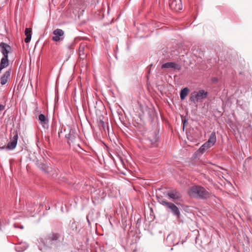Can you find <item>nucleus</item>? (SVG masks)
<instances>
[{"label":"nucleus","instance_id":"obj_1","mask_svg":"<svg viewBox=\"0 0 252 252\" xmlns=\"http://www.w3.org/2000/svg\"><path fill=\"white\" fill-rule=\"evenodd\" d=\"M189 195L193 197L205 199L210 197V194L204 188L201 186H193L189 191Z\"/></svg>","mask_w":252,"mask_h":252},{"label":"nucleus","instance_id":"obj_2","mask_svg":"<svg viewBox=\"0 0 252 252\" xmlns=\"http://www.w3.org/2000/svg\"><path fill=\"white\" fill-rule=\"evenodd\" d=\"M207 95V92L204 90H200L198 91H194L191 93L189 96V100L194 104H196L199 101H202L203 99L206 98Z\"/></svg>","mask_w":252,"mask_h":252},{"label":"nucleus","instance_id":"obj_3","mask_svg":"<svg viewBox=\"0 0 252 252\" xmlns=\"http://www.w3.org/2000/svg\"><path fill=\"white\" fill-rule=\"evenodd\" d=\"M216 142V134L215 132H213L210 135L209 139L204 143L199 149V151L202 154L207 150L213 146Z\"/></svg>","mask_w":252,"mask_h":252},{"label":"nucleus","instance_id":"obj_4","mask_svg":"<svg viewBox=\"0 0 252 252\" xmlns=\"http://www.w3.org/2000/svg\"><path fill=\"white\" fill-rule=\"evenodd\" d=\"M18 135L17 131H14L11 134L10 141L8 143L6 149L8 150H12L14 149L17 144Z\"/></svg>","mask_w":252,"mask_h":252},{"label":"nucleus","instance_id":"obj_5","mask_svg":"<svg viewBox=\"0 0 252 252\" xmlns=\"http://www.w3.org/2000/svg\"><path fill=\"white\" fill-rule=\"evenodd\" d=\"M169 6L170 9L175 11H179L182 8L181 0H169Z\"/></svg>","mask_w":252,"mask_h":252},{"label":"nucleus","instance_id":"obj_6","mask_svg":"<svg viewBox=\"0 0 252 252\" xmlns=\"http://www.w3.org/2000/svg\"><path fill=\"white\" fill-rule=\"evenodd\" d=\"M53 33L54 34V36L52 37L53 41L57 42L63 39L64 33L62 30L57 29L54 31Z\"/></svg>","mask_w":252,"mask_h":252},{"label":"nucleus","instance_id":"obj_7","mask_svg":"<svg viewBox=\"0 0 252 252\" xmlns=\"http://www.w3.org/2000/svg\"><path fill=\"white\" fill-rule=\"evenodd\" d=\"M89 53V49L85 43H81L80 45L78 54L80 59H84Z\"/></svg>","mask_w":252,"mask_h":252},{"label":"nucleus","instance_id":"obj_8","mask_svg":"<svg viewBox=\"0 0 252 252\" xmlns=\"http://www.w3.org/2000/svg\"><path fill=\"white\" fill-rule=\"evenodd\" d=\"M0 52L3 57H8V54L11 51L12 48L8 44L4 42L0 43Z\"/></svg>","mask_w":252,"mask_h":252},{"label":"nucleus","instance_id":"obj_9","mask_svg":"<svg viewBox=\"0 0 252 252\" xmlns=\"http://www.w3.org/2000/svg\"><path fill=\"white\" fill-rule=\"evenodd\" d=\"M163 204L169 208L175 215L177 216L178 217H179L180 213L179 209L175 205L166 201H163Z\"/></svg>","mask_w":252,"mask_h":252},{"label":"nucleus","instance_id":"obj_10","mask_svg":"<svg viewBox=\"0 0 252 252\" xmlns=\"http://www.w3.org/2000/svg\"><path fill=\"white\" fill-rule=\"evenodd\" d=\"M173 68L174 70H180L181 69V65L175 62H168L161 65V68Z\"/></svg>","mask_w":252,"mask_h":252},{"label":"nucleus","instance_id":"obj_11","mask_svg":"<svg viewBox=\"0 0 252 252\" xmlns=\"http://www.w3.org/2000/svg\"><path fill=\"white\" fill-rule=\"evenodd\" d=\"M36 166L41 170L43 172H44L46 174H49L50 172V170L51 169V167L48 166L44 163L40 161H37L36 162Z\"/></svg>","mask_w":252,"mask_h":252},{"label":"nucleus","instance_id":"obj_12","mask_svg":"<svg viewBox=\"0 0 252 252\" xmlns=\"http://www.w3.org/2000/svg\"><path fill=\"white\" fill-rule=\"evenodd\" d=\"M170 198L172 199L175 202L179 200L182 197L181 194L176 190H172L167 194Z\"/></svg>","mask_w":252,"mask_h":252},{"label":"nucleus","instance_id":"obj_13","mask_svg":"<svg viewBox=\"0 0 252 252\" xmlns=\"http://www.w3.org/2000/svg\"><path fill=\"white\" fill-rule=\"evenodd\" d=\"M9 64V61L8 59V57H3L0 61V71L7 67Z\"/></svg>","mask_w":252,"mask_h":252},{"label":"nucleus","instance_id":"obj_14","mask_svg":"<svg viewBox=\"0 0 252 252\" xmlns=\"http://www.w3.org/2000/svg\"><path fill=\"white\" fill-rule=\"evenodd\" d=\"M10 72L8 71L5 72L3 75L0 78V84L4 85L8 82V79L10 77Z\"/></svg>","mask_w":252,"mask_h":252},{"label":"nucleus","instance_id":"obj_15","mask_svg":"<svg viewBox=\"0 0 252 252\" xmlns=\"http://www.w3.org/2000/svg\"><path fill=\"white\" fill-rule=\"evenodd\" d=\"M32 31V30L31 28H27L25 29V35H26V37L25 39V42L26 43L29 42L31 39Z\"/></svg>","mask_w":252,"mask_h":252},{"label":"nucleus","instance_id":"obj_16","mask_svg":"<svg viewBox=\"0 0 252 252\" xmlns=\"http://www.w3.org/2000/svg\"><path fill=\"white\" fill-rule=\"evenodd\" d=\"M74 130L72 129H69L68 134H66L65 137L68 139L69 140L73 142L75 138Z\"/></svg>","mask_w":252,"mask_h":252},{"label":"nucleus","instance_id":"obj_17","mask_svg":"<svg viewBox=\"0 0 252 252\" xmlns=\"http://www.w3.org/2000/svg\"><path fill=\"white\" fill-rule=\"evenodd\" d=\"M189 90L187 87L181 90L180 92V98L182 100H184L188 95Z\"/></svg>","mask_w":252,"mask_h":252},{"label":"nucleus","instance_id":"obj_18","mask_svg":"<svg viewBox=\"0 0 252 252\" xmlns=\"http://www.w3.org/2000/svg\"><path fill=\"white\" fill-rule=\"evenodd\" d=\"M59 237L60 235L58 233H53L48 236V240L49 241V242H51L57 240Z\"/></svg>","mask_w":252,"mask_h":252},{"label":"nucleus","instance_id":"obj_19","mask_svg":"<svg viewBox=\"0 0 252 252\" xmlns=\"http://www.w3.org/2000/svg\"><path fill=\"white\" fill-rule=\"evenodd\" d=\"M38 120L41 125H45L47 123L48 120L43 114H40L38 116Z\"/></svg>","mask_w":252,"mask_h":252},{"label":"nucleus","instance_id":"obj_20","mask_svg":"<svg viewBox=\"0 0 252 252\" xmlns=\"http://www.w3.org/2000/svg\"><path fill=\"white\" fill-rule=\"evenodd\" d=\"M157 139H158L157 136H156L154 140L151 141V144H156V142L157 141Z\"/></svg>","mask_w":252,"mask_h":252},{"label":"nucleus","instance_id":"obj_21","mask_svg":"<svg viewBox=\"0 0 252 252\" xmlns=\"http://www.w3.org/2000/svg\"><path fill=\"white\" fill-rule=\"evenodd\" d=\"M5 108V105L0 104V111L3 110Z\"/></svg>","mask_w":252,"mask_h":252},{"label":"nucleus","instance_id":"obj_22","mask_svg":"<svg viewBox=\"0 0 252 252\" xmlns=\"http://www.w3.org/2000/svg\"><path fill=\"white\" fill-rule=\"evenodd\" d=\"M213 81H217V79L216 78H213Z\"/></svg>","mask_w":252,"mask_h":252}]
</instances>
